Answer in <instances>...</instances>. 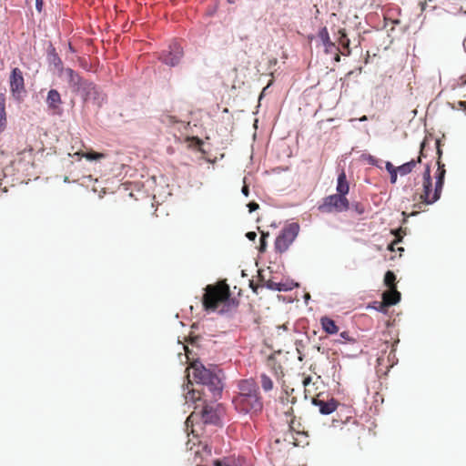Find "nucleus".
<instances>
[{
    "instance_id": "nucleus-43",
    "label": "nucleus",
    "mask_w": 466,
    "mask_h": 466,
    "mask_svg": "<svg viewBox=\"0 0 466 466\" xmlns=\"http://www.w3.org/2000/svg\"><path fill=\"white\" fill-rule=\"evenodd\" d=\"M273 362H274V359L273 358L270 357V358L268 359V366L272 365Z\"/></svg>"
},
{
    "instance_id": "nucleus-42",
    "label": "nucleus",
    "mask_w": 466,
    "mask_h": 466,
    "mask_svg": "<svg viewBox=\"0 0 466 466\" xmlns=\"http://www.w3.org/2000/svg\"><path fill=\"white\" fill-rule=\"evenodd\" d=\"M250 287L253 289L254 292L257 293L258 287L253 284V282H250Z\"/></svg>"
},
{
    "instance_id": "nucleus-19",
    "label": "nucleus",
    "mask_w": 466,
    "mask_h": 466,
    "mask_svg": "<svg viewBox=\"0 0 466 466\" xmlns=\"http://www.w3.org/2000/svg\"><path fill=\"white\" fill-rule=\"evenodd\" d=\"M339 37L338 39L339 44L343 47L344 51H341L343 56H349L350 54V39L347 36L345 29L339 30Z\"/></svg>"
},
{
    "instance_id": "nucleus-27",
    "label": "nucleus",
    "mask_w": 466,
    "mask_h": 466,
    "mask_svg": "<svg viewBox=\"0 0 466 466\" xmlns=\"http://www.w3.org/2000/svg\"><path fill=\"white\" fill-rule=\"evenodd\" d=\"M269 237V233H264L262 232L260 237V246H259V251L264 252L266 250L267 247V238Z\"/></svg>"
},
{
    "instance_id": "nucleus-2",
    "label": "nucleus",
    "mask_w": 466,
    "mask_h": 466,
    "mask_svg": "<svg viewBox=\"0 0 466 466\" xmlns=\"http://www.w3.org/2000/svg\"><path fill=\"white\" fill-rule=\"evenodd\" d=\"M237 388L238 392L232 399L236 410L250 416L260 413L263 410V399L256 380L254 379L240 380Z\"/></svg>"
},
{
    "instance_id": "nucleus-32",
    "label": "nucleus",
    "mask_w": 466,
    "mask_h": 466,
    "mask_svg": "<svg viewBox=\"0 0 466 466\" xmlns=\"http://www.w3.org/2000/svg\"><path fill=\"white\" fill-rule=\"evenodd\" d=\"M376 303L378 304V307H375V309L381 312H386V309L390 307L389 305H383V300Z\"/></svg>"
},
{
    "instance_id": "nucleus-17",
    "label": "nucleus",
    "mask_w": 466,
    "mask_h": 466,
    "mask_svg": "<svg viewBox=\"0 0 466 466\" xmlns=\"http://www.w3.org/2000/svg\"><path fill=\"white\" fill-rule=\"evenodd\" d=\"M383 305H396L400 300V293L396 289H390L382 294Z\"/></svg>"
},
{
    "instance_id": "nucleus-38",
    "label": "nucleus",
    "mask_w": 466,
    "mask_h": 466,
    "mask_svg": "<svg viewBox=\"0 0 466 466\" xmlns=\"http://www.w3.org/2000/svg\"><path fill=\"white\" fill-rule=\"evenodd\" d=\"M340 337H341L343 339H345V340H348V341H350V340H351V339H350V334H349V332H347V331H343V332H341V333H340Z\"/></svg>"
},
{
    "instance_id": "nucleus-11",
    "label": "nucleus",
    "mask_w": 466,
    "mask_h": 466,
    "mask_svg": "<svg viewBox=\"0 0 466 466\" xmlns=\"http://www.w3.org/2000/svg\"><path fill=\"white\" fill-rule=\"evenodd\" d=\"M168 53H164L161 56L162 61L170 66H177L181 57L183 56V49L178 44H174L169 46Z\"/></svg>"
},
{
    "instance_id": "nucleus-30",
    "label": "nucleus",
    "mask_w": 466,
    "mask_h": 466,
    "mask_svg": "<svg viewBox=\"0 0 466 466\" xmlns=\"http://www.w3.org/2000/svg\"><path fill=\"white\" fill-rule=\"evenodd\" d=\"M366 160L368 161L369 164L372 165V166H378V159L371 156V155H369L366 157Z\"/></svg>"
},
{
    "instance_id": "nucleus-5",
    "label": "nucleus",
    "mask_w": 466,
    "mask_h": 466,
    "mask_svg": "<svg viewBox=\"0 0 466 466\" xmlns=\"http://www.w3.org/2000/svg\"><path fill=\"white\" fill-rule=\"evenodd\" d=\"M230 297L229 287L225 281L207 285L202 297L203 309L208 312L216 311Z\"/></svg>"
},
{
    "instance_id": "nucleus-24",
    "label": "nucleus",
    "mask_w": 466,
    "mask_h": 466,
    "mask_svg": "<svg viewBox=\"0 0 466 466\" xmlns=\"http://www.w3.org/2000/svg\"><path fill=\"white\" fill-rule=\"evenodd\" d=\"M266 287L269 289L278 290V291L289 290L291 289L290 287H288L285 284L277 283L273 280H268L266 282Z\"/></svg>"
},
{
    "instance_id": "nucleus-15",
    "label": "nucleus",
    "mask_w": 466,
    "mask_h": 466,
    "mask_svg": "<svg viewBox=\"0 0 466 466\" xmlns=\"http://www.w3.org/2000/svg\"><path fill=\"white\" fill-rule=\"evenodd\" d=\"M65 74L67 77L69 86L74 92H76L84 79L71 68L65 69Z\"/></svg>"
},
{
    "instance_id": "nucleus-10",
    "label": "nucleus",
    "mask_w": 466,
    "mask_h": 466,
    "mask_svg": "<svg viewBox=\"0 0 466 466\" xmlns=\"http://www.w3.org/2000/svg\"><path fill=\"white\" fill-rule=\"evenodd\" d=\"M318 38L322 43L325 52L328 54H334L335 55V60L337 62L339 61L340 56L339 55V47L330 40L329 34L328 32V29L326 26L319 29L318 32Z\"/></svg>"
},
{
    "instance_id": "nucleus-44",
    "label": "nucleus",
    "mask_w": 466,
    "mask_h": 466,
    "mask_svg": "<svg viewBox=\"0 0 466 466\" xmlns=\"http://www.w3.org/2000/svg\"><path fill=\"white\" fill-rule=\"evenodd\" d=\"M356 210H357L360 214H361V213L363 212V209H362V208H359L358 206L356 207Z\"/></svg>"
},
{
    "instance_id": "nucleus-26",
    "label": "nucleus",
    "mask_w": 466,
    "mask_h": 466,
    "mask_svg": "<svg viewBox=\"0 0 466 466\" xmlns=\"http://www.w3.org/2000/svg\"><path fill=\"white\" fill-rule=\"evenodd\" d=\"M81 156L86 158L87 160H100L105 157V155L103 153H97L95 151L82 153Z\"/></svg>"
},
{
    "instance_id": "nucleus-31",
    "label": "nucleus",
    "mask_w": 466,
    "mask_h": 466,
    "mask_svg": "<svg viewBox=\"0 0 466 466\" xmlns=\"http://www.w3.org/2000/svg\"><path fill=\"white\" fill-rule=\"evenodd\" d=\"M248 211L249 212H253V211H255V210L259 208V205L258 203H256V202H249L248 204Z\"/></svg>"
},
{
    "instance_id": "nucleus-33",
    "label": "nucleus",
    "mask_w": 466,
    "mask_h": 466,
    "mask_svg": "<svg viewBox=\"0 0 466 466\" xmlns=\"http://www.w3.org/2000/svg\"><path fill=\"white\" fill-rule=\"evenodd\" d=\"M399 170H393L391 172H390V183L392 184H395L396 181H397V174H398Z\"/></svg>"
},
{
    "instance_id": "nucleus-23",
    "label": "nucleus",
    "mask_w": 466,
    "mask_h": 466,
    "mask_svg": "<svg viewBox=\"0 0 466 466\" xmlns=\"http://www.w3.org/2000/svg\"><path fill=\"white\" fill-rule=\"evenodd\" d=\"M395 282H396L395 274L390 270L387 271L384 276L385 285L388 286L390 288V289H396Z\"/></svg>"
},
{
    "instance_id": "nucleus-9",
    "label": "nucleus",
    "mask_w": 466,
    "mask_h": 466,
    "mask_svg": "<svg viewBox=\"0 0 466 466\" xmlns=\"http://www.w3.org/2000/svg\"><path fill=\"white\" fill-rule=\"evenodd\" d=\"M10 90L16 100H21L25 93V79L22 71L15 67L10 75Z\"/></svg>"
},
{
    "instance_id": "nucleus-40",
    "label": "nucleus",
    "mask_w": 466,
    "mask_h": 466,
    "mask_svg": "<svg viewBox=\"0 0 466 466\" xmlns=\"http://www.w3.org/2000/svg\"><path fill=\"white\" fill-rule=\"evenodd\" d=\"M242 193L246 196V197H248L249 195V189H248V187L247 185H244L242 187Z\"/></svg>"
},
{
    "instance_id": "nucleus-49",
    "label": "nucleus",
    "mask_w": 466,
    "mask_h": 466,
    "mask_svg": "<svg viewBox=\"0 0 466 466\" xmlns=\"http://www.w3.org/2000/svg\"><path fill=\"white\" fill-rule=\"evenodd\" d=\"M228 1H229V3H233V0H228Z\"/></svg>"
},
{
    "instance_id": "nucleus-37",
    "label": "nucleus",
    "mask_w": 466,
    "mask_h": 466,
    "mask_svg": "<svg viewBox=\"0 0 466 466\" xmlns=\"http://www.w3.org/2000/svg\"><path fill=\"white\" fill-rule=\"evenodd\" d=\"M43 4H44V0H35V7L38 12L42 11Z\"/></svg>"
},
{
    "instance_id": "nucleus-3",
    "label": "nucleus",
    "mask_w": 466,
    "mask_h": 466,
    "mask_svg": "<svg viewBox=\"0 0 466 466\" xmlns=\"http://www.w3.org/2000/svg\"><path fill=\"white\" fill-rule=\"evenodd\" d=\"M437 145V153L439 155V158L441 156V149L440 148V141H436ZM438 168L436 173V182L434 192L431 194V167L429 165L426 166L425 170L423 172V191L420 195V199L422 203L430 205L436 202L440 198L442 191L444 177L446 174L445 165L441 163L440 159L437 161Z\"/></svg>"
},
{
    "instance_id": "nucleus-25",
    "label": "nucleus",
    "mask_w": 466,
    "mask_h": 466,
    "mask_svg": "<svg viewBox=\"0 0 466 466\" xmlns=\"http://www.w3.org/2000/svg\"><path fill=\"white\" fill-rule=\"evenodd\" d=\"M48 58H49V61L54 64V66L57 68H62V60L60 59V57L58 56V55L56 54L55 48H53L49 54H48Z\"/></svg>"
},
{
    "instance_id": "nucleus-6",
    "label": "nucleus",
    "mask_w": 466,
    "mask_h": 466,
    "mask_svg": "<svg viewBox=\"0 0 466 466\" xmlns=\"http://www.w3.org/2000/svg\"><path fill=\"white\" fill-rule=\"evenodd\" d=\"M197 442L188 447L189 456L188 461L196 466H208V462L211 459V449L208 444L203 443L196 439Z\"/></svg>"
},
{
    "instance_id": "nucleus-16",
    "label": "nucleus",
    "mask_w": 466,
    "mask_h": 466,
    "mask_svg": "<svg viewBox=\"0 0 466 466\" xmlns=\"http://www.w3.org/2000/svg\"><path fill=\"white\" fill-rule=\"evenodd\" d=\"M336 189L338 195H343L344 197H346L350 191V185L344 170H342L338 176Z\"/></svg>"
},
{
    "instance_id": "nucleus-8",
    "label": "nucleus",
    "mask_w": 466,
    "mask_h": 466,
    "mask_svg": "<svg viewBox=\"0 0 466 466\" xmlns=\"http://www.w3.org/2000/svg\"><path fill=\"white\" fill-rule=\"evenodd\" d=\"M299 231V226L297 223H291L283 228L275 240V248L278 252H285L297 238Z\"/></svg>"
},
{
    "instance_id": "nucleus-22",
    "label": "nucleus",
    "mask_w": 466,
    "mask_h": 466,
    "mask_svg": "<svg viewBox=\"0 0 466 466\" xmlns=\"http://www.w3.org/2000/svg\"><path fill=\"white\" fill-rule=\"evenodd\" d=\"M260 385L265 392L270 391L274 388L273 380L265 373L260 375Z\"/></svg>"
},
{
    "instance_id": "nucleus-14",
    "label": "nucleus",
    "mask_w": 466,
    "mask_h": 466,
    "mask_svg": "<svg viewBox=\"0 0 466 466\" xmlns=\"http://www.w3.org/2000/svg\"><path fill=\"white\" fill-rule=\"evenodd\" d=\"M76 93L81 94L85 96V99L96 98V95L98 94L96 86L94 83L83 80L82 85L77 89Z\"/></svg>"
},
{
    "instance_id": "nucleus-36",
    "label": "nucleus",
    "mask_w": 466,
    "mask_h": 466,
    "mask_svg": "<svg viewBox=\"0 0 466 466\" xmlns=\"http://www.w3.org/2000/svg\"><path fill=\"white\" fill-rule=\"evenodd\" d=\"M213 464L214 466H229L226 461L219 460L213 461Z\"/></svg>"
},
{
    "instance_id": "nucleus-4",
    "label": "nucleus",
    "mask_w": 466,
    "mask_h": 466,
    "mask_svg": "<svg viewBox=\"0 0 466 466\" xmlns=\"http://www.w3.org/2000/svg\"><path fill=\"white\" fill-rule=\"evenodd\" d=\"M208 398H203L202 401L193 402L195 404L194 410L186 420L187 431L190 429L193 439H198V431L195 429V425L198 422L205 425H218L220 422L218 409L214 405L208 404Z\"/></svg>"
},
{
    "instance_id": "nucleus-46",
    "label": "nucleus",
    "mask_w": 466,
    "mask_h": 466,
    "mask_svg": "<svg viewBox=\"0 0 466 466\" xmlns=\"http://www.w3.org/2000/svg\"><path fill=\"white\" fill-rule=\"evenodd\" d=\"M360 121H366L367 120V116H363L362 117L360 118Z\"/></svg>"
},
{
    "instance_id": "nucleus-35",
    "label": "nucleus",
    "mask_w": 466,
    "mask_h": 466,
    "mask_svg": "<svg viewBox=\"0 0 466 466\" xmlns=\"http://www.w3.org/2000/svg\"><path fill=\"white\" fill-rule=\"evenodd\" d=\"M246 237H247L249 240L254 241V240L256 239V238H257V234H256L255 232H253V231H250V232H248V233L246 234Z\"/></svg>"
},
{
    "instance_id": "nucleus-28",
    "label": "nucleus",
    "mask_w": 466,
    "mask_h": 466,
    "mask_svg": "<svg viewBox=\"0 0 466 466\" xmlns=\"http://www.w3.org/2000/svg\"><path fill=\"white\" fill-rule=\"evenodd\" d=\"M396 238H395V242L397 243H400L403 238V236L405 235V231L400 228L399 229H397L396 231L393 232Z\"/></svg>"
},
{
    "instance_id": "nucleus-29",
    "label": "nucleus",
    "mask_w": 466,
    "mask_h": 466,
    "mask_svg": "<svg viewBox=\"0 0 466 466\" xmlns=\"http://www.w3.org/2000/svg\"><path fill=\"white\" fill-rule=\"evenodd\" d=\"M432 0H424L420 2V11L423 12L426 10V8L429 6L431 8H435L434 5H431Z\"/></svg>"
},
{
    "instance_id": "nucleus-13",
    "label": "nucleus",
    "mask_w": 466,
    "mask_h": 466,
    "mask_svg": "<svg viewBox=\"0 0 466 466\" xmlns=\"http://www.w3.org/2000/svg\"><path fill=\"white\" fill-rule=\"evenodd\" d=\"M46 102L48 108L55 114L60 112V105L62 104V99L59 92L56 89L49 90Z\"/></svg>"
},
{
    "instance_id": "nucleus-41",
    "label": "nucleus",
    "mask_w": 466,
    "mask_h": 466,
    "mask_svg": "<svg viewBox=\"0 0 466 466\" xmlns=\"http://www.w3.org/2000/svg\"><path fill=\"white\" fill-rule=\"evenodd\" d=\"M398 244L397 242L395 241H392L390 245H389V249L391 250V251H394L395 249V245Z\"/></svg>"
},
{
    "instance_id": "nucleus-12",
    "label": "nucleus",
    "mask_w": 466,
    "mask_h": 466,
    "mask_svg": "<svg viewBox=\"0 0 466 466\" xmlns=\"http://www.w3.org/2000/svg\"><path fill=\"white\" fill-rule=\"evenodd\" d=\"M312 403L319 407L320 413L328 415L332 413L338 406V402L334 399H330L328 401L320 400L319 396L312 399Z\"/></svg>"
},
{
    "instance_id": "nucleus-7",
    "label": "nucleus",
    "mask_w": 466,
    "mask_h": 466,
    "mask_svg": "<svg viewBox=\"0 0 466 466\" xmlns=\"http://www.w3.org/2000/svg\"><path fill=\"white\" fill-rule=\"evenodd\" d=\"M350 208V202L343 195L333 194L323 198L319 206L322 213H340Z\"/></svg>"
},
{
    "instance_id": "nucleus-45",
    "label": "nucleus",
    "mask_w": 466,
    "mask_h": 466,
    "mask_svg": "<svg viewBox=\"0 0 466 466\" xmlns=\"http://www.w3.org/2000/svg\"><path fill=\"white\" fill-rule=\"evenodd\" d=\"M459 104H460L461 106H465L466 107V102L461 101Z\"/></svg>"
},
{
    "instance_id": "nucleus-21",
    "label": "nucleus",
    "mask_w": 466,
    "mask_h": 466,
    "mask_svg": "<svg viewBox=\"0 0 466 466\" xmlns=\"http://www.w3.org/2000/svg\"><path fill=\"white\" fill-rule=\"evenodd\" d=\"M6 125L5 96L0 94V131H3Z\"/></svg>"
},
{
    "instance_id": "nucleus-18",
    "label": "nucleus",
    "mask_w": 466,
    "mask_h": 466,
    "mask_svg": "<svg viewBox=\"0 0 466 466\" xmlns=\"http://www.w3.org/2000/svg\"><path fill=\"white\" fill-rule=\"evenodd\" d=\"M320 324L323 330L328 334H336L339 332V328L335 321L329 317H322L320 319Z\"/></svg>"
},
{
    "instance_id": "nucleus-20",
    "label": "nucleus",
    "mask_w": 466,
    "mask_h": 466,
    "mask_svg": "<svg viewBox=\"0 0 466 466\" xmlns=\"http://www.w3.org/2000/svg\"><path fill=\"white\" fill-rule=\"evenodd\" d=\"M420 161H421V158L420 156V157H418V158L416 160L412 159L407 163H404L403 165L398 167L399 173L401 176L410 174L413 170V168L416 167V165L418 163H420Z\"/></svg>"
},
{
    "instance_id": "nucleus-39",
    "label": "nucleus",
    "mask_w": 466,
    "mask_h": 466,
    "mask_svg": "<svg viewBox=\"0 0 466 466\" xmlns=\"http://www.w3.org/2000/svg\"><path fill=\"white\" fill-rule=\"evenodd\" d=\"M311 380H312V379H311V377H310V376H308V377L304 378V380H303L302 383H303V385H304V387H305V388H307V386L310 384Z\"/></svg>"
},
{
    "instance_id": "nucleus-1",
    "label": "nucleus",
    "mask_w": 466,
    "mask_h": 466,
    "mask_svg": "<svg viewBox=\"0 0 466 466\" xmlns=\"http://www.w3.org/2000/svg\"><path fill=\"white\" fill-rule=\"evenodd\" d=\"M220 374L221 370L216 367L208 369L200 362L192 363L187 377H191L196 383L200 384L202 389L188 390L185 395L186 401H202L203 398L217 400L220 398L223 390Z\"/></svg>"
},
{
    "instance_id": "nucleus-47",
    "label": "nucleus",
    "mask_w": 466,
    "mask_h": 466,
    "mask_svg": "<svg viewBox=\"0 0 466 466\" xmlns=\"http://www.w3.org/2000/svg\"><path fill=\"white\" fill-rule=\"evenodd\" d=\"M423 147H424V142H422L421 145H420V153L422 152Z\"/></svg>"
},
{
    "instance_id": "nucleus-34",
    "label": "nucleus",
    "mask_w": 466,
    "mask_h": 466,
    "mask_svg": "<svg viewBox=\"0 0 466 466\" xmlns=\"http://www.w3.org/2000/svg\"><path fill=\"white\" fill-rule=\"evenodd\" d=\"M385 167L389 173L393 170H398V167H395L390 162H386Z\"/></svg>"
},
{
    "instance_id": "nucleus-48",
    "label": "nucleus",
    "mask_w": 466,
    "mask_h": 466,
    "mask_svg": "<svg viewBox=\"0 0 466 466\" xmlns=\"http://www.w3.org/2000/svg\"><path fill=\"white\" fill-rule=\"evenodd\" d=\"M398 250L404 251V248H398Z\"/></svg>"
}]
</instances>
